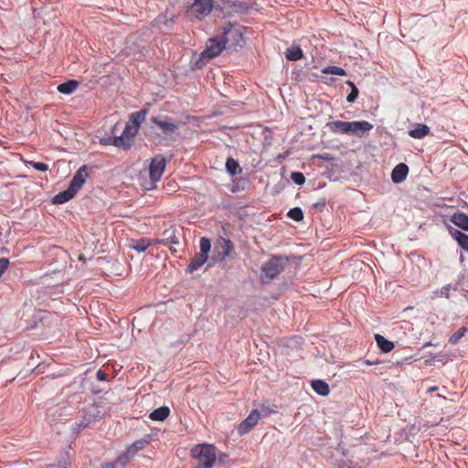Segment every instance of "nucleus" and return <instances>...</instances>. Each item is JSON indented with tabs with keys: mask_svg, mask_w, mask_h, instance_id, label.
Instances as JSON below:
<instances>
[{
	"mask_svg": "<svg viewBox=\"0 0 468 468\" xmlns=\"http://www.w3.org/2000/svg\"><path fill=\"white\" fill-rule=\"evenodd\" d=\"M154 243H155V240L153 241L150 239L144 238L137 240H133L131 247L133 250H137L138 252H144Z\"/></svg>",
	"mask_w": 468,
	"mask_h": 468,
	"instance_id": "obj_24",
	"label": "nucleus"
},
{
	"mask_svg": "<svg viewBox=\"0 0 468 468\" xmlns=\"http://www.w3.org/2000/svg\"><path fill=\"white\" fill-rule=\"evenodd\" d=\"M200 251L204 255H207L211 249V241L208 238L202 237L199 242Z\"/></svg>",
	"mask_w": 468,
	"mask_h": 468,
	"instance_id": "obj_30",
	"label": "nucleus"
},
{
	"mask_svg": "<svg viewBox=\"0 0 468 468\" xmlns=\"http://www.w3.org/2000/svg\"><path fill=\"white\" fill-rule=\"evenodd\" d=\"M261 419V413L258 410H252L249 416L239 425L238 432L240 435L248 433Z\"/></svg>",
	"mask_w": 468,
	"mask_h": 468,
	"instance_id": "obj_10",
	"label": "nucleus"
},
{
	"mask_svg": "<svg viewBox=\"0 0 468 468\" xmlns=\"http://www.w3.org/2000/svg\"><path fill=\"white\" fill-rule=\"evenodd\" d=\"M373 125L367 121L349 122V134L362 137L366 133L371 131Z\"/></svg>",
	"mask_w": 468,
	"mask_h": 468,
	"instance_id": "obj_13",
	"label": "nucleus"
},
{
	"mask_svg": "<svg viewBox=\"0 0 468 468\" xmlns=\"http://www.w3.org/2000/svg\"><path fill=\"white\" fill-rule=\"evenodd\" d=\"M116 463L115 462H112V463H103L101 465V468H115L116 466Z\"/></svg>",
	"mask_w": 468,
	"mask_h": 468,
	"instance_id": "obj_43",
	"label": "nucleus"
},
{
	"mask_svg": "<svg viewBox=\"0 0 468 468\" xmlns=\"http://www.w3.org/2000/svg\"><path fill=\"white\" fill-rule=\"evenodd\" d=\"M291 178L296 185L299 186L303 185L305 182V176L300 172L292 173Z\"/></svg>",
	"mask_w": 468,
	"mask_h": 468,
	"instance_id": "obj_34",
	"label": "nucleus"
},
{
	"mask_svg": "<svg viewBox=\"0 0 468 468\" xmlns=\"http://www.w3.org/2000/svg\"><path fill=\"white\" fill-rule=\"evenodd\" d=\"M146 114L147 112L145 110L135 112L131 114L130 121L126 123L122 132L124 137H133L138 133L139 127L145 120Z\"/></svg>",
	"mask_w": 468,
	"mask_h": 468,
	"instance_id": "obj_6",
	"label": "nucleus"
},
{
	"mask_svg": "<svg viewBox=\"0 0 468 468\" xmlns=\"http://www.w3.org/2000/svg\"><path fill=\"white\" fill-rule=\"evenodd\" d=\"M75 195L76 193L68 187L66 190L59 192L53 197V203L57 205L64 204L73 198Z\"/></svg>",
	"mask_w": 468,
	"mask_h": 468,
	"instance_id": "obj_20",
	"label": "nucleus"
},
{
	"mask_svg": "<svg viewBox=\"0 0 468 468\" xmlns=\"http://www.w3.org/2000/svg\"><path fill=\"white\" fill-rule=\"evenodd\" d=\"M207 258V255H204L199 252L196 253L195 256L192 258L190 263L187 265L186 271L189 273L194 272L206 263Z\"/></svg>",
	"mask_w": 468,
	"mask_h": 468,
	"instance_id": "obj_15",
	"label": "nucleus"
},
{
	"mask_svg": "<svg viewBox=\"0 0 468 468\" xmlns=\"http://www.w3.org/2000/svg\"><path fill=\"white\" fill-rule=\"evenodd\" d=\"M450 290H451V285L448 284L446 286H443L441 289L440 290H437L434 292L435 295L438 296V297H446V298H449V292H450Z\"/></svg>",
	"mask_w": 468,
	"mask_h": 468,
	"instance_id": "obj_36",
	"label": "nucleus"
},
{
	"mask_svg": "<svg viewBox=\"0 0 468 468\" xmlns=\"http://www.w3.org/2000/svg\"><path fill=\"white\" fill-rule=\"evenodd\" d=\"M130 459H131V456L126 451L125 452H123L117 458L115 463H116V464L121 463L122 465H125L130 461Z\"/></svg>",
	"mask_w": 468,
	"mask_h": 468,
	"instance_id": "obj_37",
	"label": "nucleus"
},
{
	"mask_svg": "<svg viewBox=\"0 0 468 468\" xmlns=\"http://www.w3.org/2000/svg\"><path fill=\"white\" fill-rule=\"evenodd\" d=\"M465 332L466 328L461 327L459 330H457L454 334L451 335L449 342L452 345H455L464 335Z\"/></svg>",
	"mask_w": 468,
	"mask_h": 468,
	"instance_id": "obj_32",
	"label": "nucleus"
},
{
	"mask_svg": "<svg viewBox=\"0 0 468 468\" xmlns=\"http://www.w3.org/2000/svg\"><path fill=\"white\" fill-rule=\"evenodd\" d=\"M226 45L223 40L218 37H213L208 39L207 42L206 49L201 53L202 58H212L218 56L224 48H226Z\"/></svg>",
	"mask_w": 468,
	"mask_h": 468,
	"instance_id": "obj_7",
	"label": "nucleus"
},
{
	"mask_svg": "<svg viewBox=\"0 0 468 468\" xmlns=\"http://www.w3.org/2000/svg\"><path fill=\"white\" fill-rule=\"evenodd\" d=\"M155 243L164 245H178L179 238L177 236V229L176 226L171 225L165 229L160 239H155Z\"/></svg>",
	"mask_w": 468,
	"mask_h": 468,
	"instance_id": "obj_11",
	"label": "nucleus"
},
{
	"mask_svg": "<svg viewBox=\"0 0 468 468\" xmlns=\"http://www.w3.org/2000/svg\"><path fill=\"white\" fill-rule=\"evenodd\" d=\"M459 245L465 250L468 251V235H465L462 240H460Z\"/></svg>",
	"mask_w": 468,
	"mask_h": 468,
	"instance_id": "obj_41",
	"label": "nucleus"
},
{
	"mask_svg": "<svg viewBox=\"0 0 468 468\" xmlns=\"http://www.w3.org/2000/svg\"><path fill=\"white\" fill-rule=\"evenodd\" d=\"M322 72L324 74H332V75H337V76H346V70L343 68L338 67V66H328V67L324 68L322 70Z\"/></svg>",
	"mask_w": 468,
	"mask_h": 468,
	"instance_id": "obj_28",
	"label": "nucleus"
},
{
	"mask_svg": "<svg viewBox=\"0 0 468 468\" xmlns=\"http://www.w3.org/2000/svg\"><path fill=\"white\" fill-rule=\"evenodd\" d=\"M216 249L218 250L216 257L219 261L233 257L235 254L233 242L229 239H221Z\"/></svg>",
	"mask_w": 468,
	"mask_h": 468,
	"instance_id": "obj_12",
	"label": "nucleus"
},
{
	"mask_svg": "<svg viewBox=\"0 0 468 468\" xmlns=\"http://www.w3.org/2000/svg\"><path fill=\"white\" fill-rule=\"evenodd\" d=\"M29 165L37 171L46 172L48 170V165L45 163L30 161Z\"/></svg>",
	"mask_w": 468,
	"mask_h": 468,
	"instance_id": "obj_35",
	"label": "nucleus"
},
{
	"mask_svg": "<svg viewBox=\"0 0 468 468\" xmlns=\"http://www.w3.org/2000/svg\"><path fill=\"white\" fill-rule=\"evenodd\" d=\"M287 216L296 222L302 221L303 219V212L300 207H293L290 209L287 213Z\"/></svg>",
	"mask_w": 468,
	"mask_h": 468,
	"instance_id": "obj_29",
	"label": "nucleus"
},
{
	"mask_svg": "<svg viewBox=\"0 0 468 468\" xmlns=\"http://www.w3.org/2000/svg\"><path fill=\"white\" fill-rule=\"evenodd\" d=\"M286 260L282 257H272L261 267V278L263 282H270L284 270Z\"/></svg>",
	"mask_w": 468,
	"mask_h": 468,
	"instance_id": "obj_3",
	"label": "nucleus"
},
{
	"mask_svg": "<svg viewBox=\"0 0 468 468\" xmlns=\"http://www.w3.org/2000/svg\"><path fill=\"white\" fill-rule=\"evenodd\" d=\"M79 87V82L75 80H68L58 86V90L63 94H71Z\"/></svg>",
	"mask_w": 468,
	"mask_h": 468,
	"instance_id": "obj_25",
	"label": "nucleus"
},
{
	"mask_svg": "<svg viewBox=\"0 0 468 468\" xmlns=\"http://www.w3.org/2000/svg\"><path fill=\"white\" fill-rule=\"evenodd\" d=\"M451 221L458 228L465 231H468V215H466L465 213H454L451 218Z\"/></svg>",
	"mask_w": 468,
	"mask_h": 468,
	"instance_id": "obj_17",
	"label": "nucleus"
},
{
	"mask_svg": "<svg viewBox=\"0 0 468 468\" xmlns=\"http://www.w3.org/2000/svg\"><path fill=\"white\" fill-rule=\"evenodd\" d=\"M437 389H438V388H437V387H434V388H430V391H431V392H433V391H436Z\"/></svg>",
	"mask_w": 468,
	"mask_h": 468,
	"instance_id": "obj_44",
	"label": "nucleus"
},
{
	"mask_svg": "<svg viewBox=\"0 0 468 468\" xmlns=\"http://www.w3.org/2000/svg\"><path fill=\"white\" fill-rule=\"evenodd\" d=\"M151 121L161 130V132L165 137H171L173 134L176 133V130L178 128L177 124L171 122L167 117H165V119L153 117Z\"/></svg>",
	"mask_w": 468,
	"mask_h": 468,
	"instance_id": "obj_8",
	"label": "nucleus"
},
{
	"mask_svg": "<svg viewBox=\"0 0 468 468\" xmlns=\"http://www.w3.org/2000/svg\"><path fill=\"white\" fill-rule=\"evenodd\" d=\"M170 158H166L163 154H156L151 161L149 166V176L153 182H158L165 170Z\"/></svg>",
	"mask_w": 468,
	"mask_h": 468,
	"instance_id": "obj_5",
	"label": "nucleus"
},
{
	"mask_svg": "<svg viewBox=\"0 0 468 468\" xmlns=\"http://www.w3.org/2000/svg\"><path fill=\"white\" fill-rule=\"evenodd\" d=\"M191 457L196 462L192 468H212L217 460L216 448L211 444L196 445Z\"/></svg>",
	"mask_w": 468,
	"mask_h": 468,
	"instance_id": "obj_1",
	"label": "nucleus"
},
{
	"mask_svg": "<svg viewBox=\"0 0 468 468\" xmlns=\"http://www.w3.org/2000/svg\"><path fill=\"white\" fill-rule=\"evenodd\" d=\"M88 170L89 167L87 165H82L78 169V171L74 175L69 187L71 190H73L76 194L81 189L87 178L89 177Z\"/></svg>",
	"mask_w": 468,
	"mask_h": 468,
	"instance_id": "obj_9",
	"label": "nucleus"
},
{
	"mask_svg": "<svg viewBox=\"0 0 468 468\" xmlns=\"http://www.w3.org/2000/svg\"><path fill=\"white\" fill-rule=\"evenodd\" d=\"M275 412L273 409L271 408L270 405L261 404V416H269L270 414Z\"/></svg>",
	"mask_w": 468,
	"mask_h": 468,
	"instance_id": "obj_39",
	"label": "nucleus"
},
{
	"mask_svg": "<svg viewBox=\"0 0 468 468\" xmlns=\"http://www.w3.org/2000/svg\"><path fill=\"white\" fill-rule=\"evenodd\" d=\"M332 133L349 134V122L335 121L326 124Z\"/></svg>",
	"mask_w": 468,
	"mask_h": 468,
	"instance_id": "obj_16",
	"label": "nucleus"
},
{
	"mask_svg": "<svg viewBox=\"0 0 468 468\" xmlns=\"http://www.w3.org/2000/svg\"><path fill=\"white\" fill-rule=\"evenodd\" d=\"M221 39L224 44L229 48L240 46L243 42V34L241 27L238 24L225 23L221 27Z\"/></svg>",
	"mask_w": 468,
	"mask_h": 468,
	"instance_id": "obj_2",
	"label": "nucleus"
},
{
	"mask_svg": "<svg viewBox=\"0 0 468 468\" xmlns=\"http://www.w3.org/2000/svg\"><path fill=\"white\" fill-rule=\"evenodd\" d=\"M409 167L406 164L400 163L397 165L391 173V179L395 184H400L407 178Z\"/></svg>",
	"mask_w": 468,
	"mask_h": 468,
	"instance_id": "obj_14",
	"label": "nucleus"
},
{
	"mask_svg": "<svg viewBox=\"0 0 468 468\" xmlns=\"http://www.w3.org/2000/svg\"><path fill=\"white\" fill-rule=\"evenodd\" d=\"M213 9V0H194L187 6L186 12L190 17L202 19L208 16Z\"/></svg>",
	"mask_w": 468,
	"mask_h": 468,
	"instance_id": "obj_4",
	"label": "nucleus"
},
{
	"mask_svg": "<svg viewBox=\"0 0 468 468\" xmlns=\"http://www.w3.org/2000/svg\"><path fill=\"white\" fill-rule=\"evenodd\" d=\"M365 363H366L367 365H373V363H372L371 361H369V360H366V361H365Z\"/></svg>",
	"mask_w": 468,
	"mask_h": 468,
	"instance_id": "obj_45",
	"label": "nucleus"
},
{
	"mask_svg": "<svg viewBox=\"0 0 468 468\" xmlns=\"http://www.w3.org/2000/svg\"><path fill=\"white\" fill-rule=\"evenodd\" d=\"M124 138H125L124 135L122 134L121 136H114V137L102 139L101 141V143L104 145L112 144L115 146H122V145L125 144Z\"/></svg>",
	"mask_w": 468,
	"mask_h": 468,
	"instance_id": "obj_27",
	"label": "nucleus"
},
{
	"mask_svg": "<svg viewBox=\"0 0 468 468\" xmlns=\"http://www.w3.org/2000/svg\"><path fill=\"white\" fill-rule=\"evenodd\" d=\"M170 250L173 251V252H176V250L172 248V247L170 248Z\"/></svg>",
	"mask_w": 468,
	"mask_h": 468,
	"instance_id": "obj_46",
	"label": "nucleus"
},
{
	"mask_svg": "<svg viewBox=\"0 0 468 468\" xmlns=\"http://www.w3.org/2000/svg\"><path fill=\"white\" fill-rule=\"evenodd\" d=\"M311 386L318 395L327 396L330 392L329 385L323 380H313Z\"/></svg>",
	"mask_w": 468,
	"mask_h": 468,
	"instance_id": "obj_21",
	"label": "nucleus"
},
{
	"mask_svg": "<svg viewBox=\"0 0 468 468\" xmlns=\"http://www.w3.org/2000/svg\"><path fill=\"white\" fill-rule=\"evenodd\" d=\"M430 133V127L426 124L419 123L413 129L410 130L409 134L415 139H422Z\"/></svg>",
	"mask_w": 468,
	"mask_h": 468,
	"instance_id": "obj_18",
	"label": "nucleus"
},
{
	"mask_svg": "<svg viewBox=\"0 0 468 468\" xmlns=\"http://www.w3.org/2000/svg\"><path fill=\"white\" fill-rule=\"evenodd\" d=\"M303 57V50L299 46H292L287 48L285 52V58L290 61H297Z\"/></svg>",
	"mask_w": 468,
	"mask_h": 468,
	"instance_id": "obj_22",
	"label": "nucleus"
},
{
	"mask_svg": "<svg viewBox=\"0 0 468 468\" xmlns=\"http://www.w3.org/2000/svg\"><path fill=\"white\" fill-rule=\"evenodd\" d=\"M169 414L170 409L166 406H162L152 411L149 415V418L154 421H163L168 418Z\"/></svg>",
	"mask_w": 468,
	"mask_h": 468,
	"instance_id": "obj_19",
	"label": "nucleus"
},
{
	"mask_svg": "<svg viewBox=\"0 0 468 468\" xmlns=\"http://www.w3.org/2000/svg\"><path fill=\"white\" fill-rule=\"evenodd\" d=\"M147 441L146 440H138V441H135L133 444H131L128 448H127V452L130 454V456H133L135 455L139 451L143 450L145 445L147 444Z\"/></svg>",
	"mask_w": 468,
	"mask_h": 468,
	"instance_id": "obj_26",
	"label": "nucleus"
},
{
	"mask_svg": "<svg viewBox=\"0 0 468 468\" xmlns=\"http://www.w3.org/2000/svg\"><path fill=\"white\" fill-rule=\"evenodd\" d=\"M450 233L452 236V238L458 242V244L460 243V240H462L463 238L466 235L462 231L454 229H450Z\"/></svg>",
	"mask_w": 468,
	"mask_h": 468,
	"instance_id": "obj_38",
	"label": "nucleus"
},
{
	"mask_svg": "<svg viewBox=\"0 0 468 468\" xmlns=\"http://www.w3.org/2000/svg\"><path fill=\"white\" fill-rule=\"evenodd\" d=\"M226 168L230 175L234 176L237 174V170L239 168V165L236 160L229 157L227 159Z\"/></svg>",
	"mask_w": 468,
	"mask_h": 468,
	"instance_id": "obj_31",
	"label": "nucleus"
},
{
	"mask_svg": "<svg viewBox=\"0 0 468 468\" xmlns=\"http://www.w3.org/2000/svg\"><path fill=\"white\" fill-rule=\"evenodd\" d=\"M375 340L378 344V346L383 351L384 353H388L394 348V344L386 339L383 335L376 334L375 335Z\"/></svg>",
	"mask_w": 468,
	"mask_h": 468,
	"instance_id": "obj_23",
	"label": "nucleus"
},
{
	"mask_svg": "<svg viewBox=\"0 0 468 468\" xmlns=\"http://www.w3.org/2000/svg\"><path fill=\"white\" fill-rule=\"evenodd\" d=\"M97 378L101 381L105 380L107 378V374L104 373L102 370L97 371Z\"/></svg>",
	"mask_w": 468,
	"mask_h": 468,
	"instance_id": "obj_42",
	"label": "nucleus"
},
{
	"mask_svg": "<svg viewBox=\"0 0 468 468\" xmlns=\"http://www.w3.org/2000/svg\"><path fill=\"white\" fill-rule=\"evenodd\" d=\"M348 84H349V85H350V87H351V91H350V92H349V94L347 95V97H346V101H347L348 102H354V101L356 100L357 96H358V89H357V88H356V86L353 82H351V81H349V82H348Z\"/></svg>",
	"mask_w": 468,
	"mask_h": 468,
	"instance_id": "obj_33",
	"label": "nucleus"
},
{
	"mask_svg": "<svg viewBox=\"0 0 468 468\" xmlns=\"http://www.w3.org/2000/svg\"><path fill=\"white\" fill-rule=\"evenodd\" d=\"M9 266V260L6 258H1L0 259V278L2 277L3 273L7 270Z\"/></svg>",
	"mask_w": 468,
	"mask_h": 468,
	"instance_id": "obj_40",
	"label": "nucleus"
}]
</instances>
